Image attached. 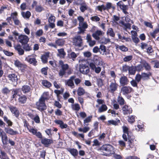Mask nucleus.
<instances>
[{"label": "nucleus", "mask_w": 159, "mask_h": 159, "mask_svg": "<svg viewBox=\"0 0 159 159\" xmlns=\"http://www.w3.org/2000/svg\"><path fill=\"white\" fill-rule=\"evenodd\" d=\"M48 93H44L39 98L38 101L36 102L37 108L40 111L46 110L47 108L45 101L48 99L47 96Z\"/></svg>", "instance_id": "1"}, {"label": "nucleus", "mask_w": 159, "mask_h": 159, "mask_svg": "<svg viewBox=\"0 0 159 159\" xmlns=\"http://www.w3.org/2000/svg\"><path fill=\"white\" fill-rule=\"evenodd\" d=\"M99 150L103 152V155L105 156H110L115 153L113 147L110 144L103 145Z\"/></svg>", "instance_id": "2"}, {"label": "nucleus", "mask_w": 159, "mask_h": 159, "mask_svg": "<svg viewBox=\"0 0 159 159\" xmlns=\"http://www.w3.org/2000/svg\"><path fill=\"white\" fill-rule=\"evenodd\" d=\"M83 39L81 36H76L73 39V44L79 47L83 45Z\"/></svg>", "instance_id": "3"}, {"label": "nucleus", "mask_w": 159, "mask_h": 159, "mask_svg": "<svg viewBox=\"0 0 159 159\" xmlns=\"http://www.w3.org/2000/svg\"><path fill=\"white\" fill-rule=\"evenodd\" d=\"M117 6L119 7L122 10V12L125 14H128L127 11L128 10L129 7L128 5H125L121 1L118 2L116 4Z\"/></svg>", "instance_id": "4"}, {"label": "nucleus", "mask_w": 159, "mask_h": 159, "mask_svg": "<svg viewBox=\"0 0 159 159\" xmlns=\"http://www.w3.org/2000/svg\"><path fill=\"white\" fill-rule=\"evenodd\" d=\"M18 41L22 45L27 43L29 40V38L25 34H21L18 37Z\"/></svg>", "instance_id": "5"}, {"label": "nucleus", "mask_w": 159, "mask_h": 159, "mask_svg": "<svg viewBox=\"0 0 159 159\" xmlns=\"http://www.w3.org/2000/svg\"><path fill=\"white\" fill-rule=\"evenodd\" d=\"M133 90V89L130 86H124L121 88V92L123 95H126L130 93Z\"/></svg>", "instance_id": "6"}, {"label": "nucleus", "mask_w": 159, "mask_h": 159, "mask_svg": "<svg viewBox=\"0 0 159 159\" xmlns=\"http://www.w3.org/2000/svg\"><path fill=\"white\" fill-rule=\"evenodd\" d=\"M88 25L87 23L85 22L83 23H79V26L78 29L79 31L78 32V34H80L84 33L85 31V30L87 28Z\"/></svg>", "instance_id": "7"}, {"label": "nucleus", "mask_w": 159, "mask_h": 159, "mask_svg": "<svg viewBox=\"0 0 159 159\" xmlns=\"http://www.w3.org/2000/svg\"><path fill=\"white\" fill-rule=\"evenodd\" d=\"M10 111L16 118H18L19 115V111L18 109L13 106L11 105L8 107Z\"/></svg>", "instance_id": "8"}, {"label": "nucleus", "mask_w": 159, "mask_h": 159, "mask_svg": "<svg viewBox=\"0 0 159 159\" xmlns=\"http://www.w3.org/2000/svg\"><path fill=\"white\" fill-rule=\"evenodd\" d=\"M80 71L84 74H87L89 72V69L88 66L84 64L80 65Z\"/></svg>", "instance_id": "9"}, {"label": "nucleus", "mask_w": 159, "mask_h": 159, "mask_svg": "<svg viewBox=\"0 0 159 159\" xmlns=\"http://www.w3.org/2000/svg\"><path fill=\"white\" fill-rule=\"evenodd\" d=\"M104 33L99 30H97L94 33H93L92 36L93 37L97 40H100V36L104 35Z\"/></svg>", "instance_id": "10"}, {"label": "nucleus", "mask_w": 159, "mask_h": 159, "mask_svg": "<svg viewBox=\"0 0 159 159\" xmlns=\"http://www.w3.org/2000/svg\"><path fill=\"white\" fill-rule=\"evenodd\" d=\"M118 85L116 83V80L114 79L111 82L110 85V90L112 93L116 91L118 88Z\"/></svg>", "instance_id": "11"}, {"label": "nucleus", "mask_w": 159, "mask_h": 159, "mask_svg": "<svg viewBox=\"0 0 159 159\" xmlns=\"http://www.w3.org/2000/svg\"><path fill=\"white\" fill-rule=\"evenodd\" d=\"M75 77L76 76L75 75L71 76L69 79L66 80V84L71 89L73 88L75 86L74 80Z\"/></svg>", "instance_id": "12"}, {"label": "nucleus", "mask_w": 159, "mask_h": 159, "mask_svg": "<svg viewBox=\"0 0 159 159\" xmlns=\"http://www.w3.org/2000/svg\"><path fill=\"white\" fill-rule=\"evenodd\" d=\"M129 82V80L127 77L123 75L120 79V83L121 86H124L127 85Z\"/></svg>", "instance_id": "13"}, {"label": "nucleus", "mask_w": 159, "mask_h": 159, "mask_svg": "<svg viewBox=\"0 0 159 159\" xmlns=\"http://www.w3.org/2000/svg\"><path fill=\"white\" fill-rule=\"evenodd\" d=\"M93 62L96 65H101L102 64V59L99 57L95 55L93 58Z\"/></svg>", "instance_id": "14"}, {"label": "nucleus", "mask_w": 159, "mask_h": 159, "mask_svg": "<svg viewBox=\"0 0 159 159\" xmlns=\"http://www.w3.org/2000/svg\"><path fill=\"white\" fill-rule=\"evenodd\" d=\"M54 122L59 125L61 129L66 128L68 127L66 123H64L61 120H54Z\"/></svg>", "instance_id": "15"}, {"label": "nucleus", "mask_w": 159, "mask_h": 159, "mask_svg": "<svg viewBox=\"0 0 159 159\" xmlns=\"http://www.w3.org/2000/svg\"><path fill=\"white\" fill-rule=\"evenodd\" d=\"M122 110L124 114L125 115L131 113L132 111V109L129 106L126 105L123 107Z\"/></svg>", "instance_id": "16"}, {"label": "nucleus", "mask_w": 159, "mask_h": 159, "mask_svg": "<svg viewBox=\"0 0 159 159\" xmlns=\"http://www.w3.org/2000/svg\"><path fill=\"white\" fill-rule=\"evenodd\" d=\"M41 142L44 145L45 147H47L49 145L53 143V141L51 139L44 138L41 139Z\"/></svg>", "instance_id": "17"}, {"label": "nucleus", "mask_w": 159, "mask_h": 159, "mask_svg": "<svg viewBox=\"0 0 159 159\" xmlns=\"http://www.w3.org/2000/svg\"><path fill=\"white\" fill-rule=\"evenodd\" d=\"M4 130L7 133L11 135H15L18 134L17 131H14L12 129L9 127H5Z\"/></svg>", "instance_id": "18"}, {"label": "nucleus", "mask_w": 159, "mask_h": 159, "mask_svg": "<svg viewBox=\"0 0 159 159\" xmlns=\"http://www.w3.org/2000/svg\"><path fill=\"white\" fill-rule=\"evenodd\" d=\"M7 77L9 80L12 82H16L18 80L17 76L15 74L13 73L9 74Z\"/></svg>", "instance_id": "19"}, {"label": "nucleus", "mask_w": 159, "mask_h": 159, "mask_svg": "<svg viewBox=\"0 0 159 159\" xmlns=\"http://www.w3.org/2000/svg\"><path fill=\"white\" fill-rule=\"evenodd\" d=\"M58 53L57 55L61 58H64L66 55V53L63 48H61L57 50Z\"/></svg>", "instance_id": "20"}, {"label": "nucleus", "mask_w": 159, "mask_h": 159, "mask_svg": "<svg viewBox=\"0 0 159 159\" xmlns=\"http://www.w3.org/2000/svg\"><path fill=\"white\" fill-rule=\"evenodd\" d=\"M67 151L74 157L77 156L78 151L77 150L74 148H69L67 149Z\"/></svg>", "instance_id": "21"}, {"label": "nucleus", "mask_w": 159, "mask_h": 159, "mask_svg": "<svg viewBox=\"0 0 159 159\" xmlns=\"http://www.w3.org/2000/svg\"><path fill=\"white\" fill-rule=\"evenodd\" d=\"M16 50L18 51V53L19 55H22L24 54V51L21 48L20 44L18 45L15 47Z\"/></svg>", "instance_id": "22"}, {"label": "nucleus", "mask_w": 159, "mask_h": 159, "mask_svg": "<svg viewBox=\"0 0 159 159\" xmlns=\"http://www.w3.org/2000/svg\"><path fill=\"white\" fill-rule=\"evenodd\" d=\"M21 90L24 93H26L30 91L31 88L28 85H25L22 87Z\"/></svg>", "instance_id": "23"}, {"label": "nucleus", "mask_w": 159, "mask_h": 159, "mask_svg": "<svg viewBox=\"0 0 159 159\" xmlns=\"http://www.w3.org/2000/svg\"><path fill=\"white\" fill-rule=\"evenodd\" d=\"M49 52H46L42 56L41 59L43 63H46L47 62L48 59L49 57Z\"/></svg>", "instance_id": "24"}, {"label": "nucleus", "mask_w": 159, "mask_h": 159, "mask_svg": "<svg viewBox=\"0 0 159 159\" xmlns=\"http://www.w3.org/2000/svg\"><path fill=\"white\" fill-rule=\"evenodd\" d=\"M59 65L61 66L62 68V70H63L65 71L68 69L69 66L67 64H64L63 61L61 60L59 61Z\"/></svg>", "instance_id": "25"}, {"label": "nucleus", "mask_w": 159, "mask_h": 159, "mask_svg": "<svg viewBox=\"0 0 159 159\" xmlns=\"http://www.w3.org/2000/svg\"><path fill=\"white\" fill-rule=\"evenodd\" d=\"M27 100V98L25 95L19 96V98H18V101L21 104L25 103Z\"/></svg>", "instance_id": "26"}, {"label": "nucleus", "mask_w": 159, "mask_h": 159, "mask_svg": "<svg viewBox=\"0 0 159 159\" xmlns=\"http://www.w3.org/2000/svg\"><path fill=\"white\" fill-rule=\"evenodd\" d=\"M14 64L15 66L18 68H21L24 67V65L22 63L18 60L14 61Z\"/></svg>", "instance_id": "27"}, {"label": "nucleus", "mask_w": 159, "mask_h": 159, "mask_svg": "<svg viewBox=\"0 0 159 159\" xmlns=\"http://www.w3.org/2000/svg\"><path fill=\"white\" fill-rule=\"evenodd\" d=\"M120 122V120L118 119H116L115 120H109L108 121V125H112L115 126L118 125V123H119Z\"/></svg>", "instance_id": "28"}, {"label": "nucleus", "mask_w": 159, "mask_h": 159, "mask_svg": "<svg viewBox=\"0 0 159 159\" xmlns=\"http://www.w3.org/2000/svg\"><path fill=\"white\" fill-rule=\"evenodd\" d=\"M65 42V41L64 39H58L55 41V43L57 46H63Z\"/></svg>", "instance_id": "29"}, {"label": "nucleus", "mask_w": 159, "mask_h": 159, "mask_svg": "<svg viewBox=\"0 0 159 159\" xmlns=\"http://www.w3.org/2000/svg\"><path fill=\"white\" fill-rule=\"evenodd\" d=\"M71 108L73 111H79L80 108V106L78 103L71 104Z\"/></svg>", "instance_id": "30"}, {"label": "nucleus", "mask_w": 159, "mask_h": 159, "mask_svg": "<svg viewBox=\"0 0 159 159\" xmlns=\"http://www.w3.org/2000/svg\"><path fill=\"white\" fill-rule=\"evenodd\" d=\"M143 67H144L145 69L148 71H149L151 70V67L150 65L146 61H144L142 62Z\"/></svg>", "instance_id": "31"}, {"label": "nucleus", "mask_w": 159, "mask_h": 159, "mask_svg": "<svg viewBox=\"0 0 159 159\" xmlns=\"http://www.w3.org/2000/svg\"><path fill=\"white\" fill-rule=\"evenodd\" d=\"M77 94L80 96L84 95L85 94V92L84 89L82 87H79L77 90Z\"/></svg>", "instance_id": "32"}, {"label": "nucleus", "mask_w": 159, "mask_h": 159, "mask_svg": "<svg viewBox=\"0 0 159 159\" xmlns=\"http://www.w3.org/2000/svg\"><path fill=\"white\" fill-rule=\"evenodd\" d=\"M2 141L3 145H7L8 141L7 137L6 134L4 133L3 135L2 138Z\"/></svg>", "instance_id": "33"}, {"label": "nucleus", "mask_w": 159, "mask_h": 159, "mask_svg": "<svg viewBox=\"0 0 159 159\" xmlns=\"http://www.w3.org/2000/svg\"><path fill=\"white\" fill-rule=\"evenodd\" d=\"M107 107L105 104H102L101 107L98 109V112L99 113H101L107 111Z\"/></svg>", "instance_id": "34"}, {"label": "nucleus", "mask_w": 159, "mask_h": 159, "mask_svg": "<svg viewBox=\"0 0 159 159\" xmlns=\"http://www.w3.org/2000/svg\"><path fill=\"white\" fill-rule=\"evenodd\" d=\"M136 68L134 66H131L129 69L128 71L129 74L130 75H134L136 72Z\"/></svg>", "instance_id": "35"}, {"label": "nucleus", "mask_w": 159, "mask_h": 159, "mask_svg": "<svg viewBox=\"0 0 159 159\" xmlns=\"http://www.w3.org/2000/svg\"><path fill=\"white\" fill-rule=\"evenodd\" d=\"M107 34L108 35L114 37L115 36V34L112 28H109L108 29Z\"/></svg>", "instance_id": "36"}, {"label": "nucleus", "mask_w": 159, "mask_h": 159, "mask_svg": "<svg viewBox=\"0 0 159 159\" xmlns=\"http://www.w3.org/2000/svg\"><path fill=\"white\" fill-rule=\"evenodd\" d=\"M22 45L23 46V48L25 51H30L32 50L31 46L28 43L23 44Z\"/></svg>", "instance_id": "37"}, {"label": "nucleus", "mask_w": 159, "mask_h": 159, "mask_svg": "<svg viewBox=\"0 0 159 159\" xmlns=\"http://www.w3.org/2000/svg\"><path fill=\"white\" fill-rule=\"evenodd\" d=\"M28 62L31 64L35 66L37 65V61L34 58H30L27 60Z\"/></svg>", "instance_id": "38"}, {"label": "nucleus", "mask_w": 159, "mask_h": 159, "mask_svg": "<svg viewBox=\"0 0 159 159\" xmlns=\"http://www.w3.org/2000/svg\"><path fill=\"white\" fill-rule=\"evenodd\" d=\"M35 11L38 12H40L44 10L43 7L41 5H36L35 8Z\"/></svg>", "instance_id": "39"}, {"label": "nucleus", "mask_w": 159, "mask_h": 159, "mask_svg": "<svg viewBox=\"0 0 159 159\" xmlns=\"http://www.w3.org/2000/svg\"><path fill=\"white\" fill-rule=\"evenodd\" d=\"M90 129L89 127H85L83 128H78V130L79 132H83V133H86L88 132Z\"/></svg>", "instance_id": "40"}, {"label": "nucleus", "mask_w": 159, "mask_h": 159, "mask_svg": "<svg viewBox=\"0 0 159 159\" xmlns=\"http://www.w3.org/2000/svg\"><path fill=\"white\" fill-rule=\"evenodd\" d=\"M42 83L44 86L47 88H49L52 86V84L51 83L46 80H43Z\"/></svg>", "instance_id": "41"}, {"label": "nucleus", "mask_w": 159, "mask_h": 159, "mask_svg": "<svg viewBox=\"0 0 159 159\" xmlns=\"http://www.w3.org/2000/svg\"><path fill=\"white\" fill-rule=\"evenodd\" d=\"M151 75V73L149 72L148 73H143L142 74L141 76L142 79L143 80L147 79Z\"/></svg>", "instance_id": "42"}, {"label": "nucleus", "mask_w": 159, "mask_h": 159, "mask_svg": "<svg viewBox=\"0 0 159 159\" xmlns=\"http://www.w3.org/2000/svg\"><path fill=\"white\" fill-rule=\"evenodd\" d=\"M110 39L109 38H106L105 37H102L100 40V43L106 44L110 42Z\"/></svg>", "instance_id": "43"}, {"label": "nucleus", "mask_w": 159, "mask_h": 159, "mask_svg": "<svg viewBox=\"0 0 159 159\" xmlns=\"http://www.w3.org/2000/svg\"><path fill=\"white\" fill-rule=\"evenodd\" d=\"M21 15L24 17L28 18L31 16V13L29 11H27L25 13L22 12L21 13Z\"/></svg>", "instance_id": "44"}, {"label": "nucleus", "mask_w": 159, "mask_h": 159, "mask_svg": "<svg viewBox=\"0 0 159 159\" xmlns=\"http://www.w3.org/2000/svg\"><path fill=\"white\" fill-rule=\"evenodd\" d=\"M135 116H131L128 117V120L129 122L131 124L133 123L135 121Z\"/></svg>", "instance_id": "45"}, {"label": "nucleus", "mask_w": 159, "mask_h": 159, "mask_svg": "<svg viewBox=\"0 0 159 159\" xmlns=\"http://www.w3.org/2000/svg\"><path fill=\"white\" fill-rule=\"evenodd\" d=\"M88 7L87 5L86 4L85 2L82 5H81L80 7V9L81 11L84 12L86 10L88 9Z\"/></svg>", "instance_id": "46"}, {"label": "nucleus", "mask_w": 159, "mask_h": 159, "mask_svg": "<svg viewBox=\"0 0 159 159\" xmlns=\"http://www.w3.org/2000/svg\"><path fill=\"white\" fill-rule=\"evenodd\" d=\"M159 32V28H158L155 29L154 31L150 33V34L151 36L153 38H155L156 37V34Z\"/></svg>", "instance_id": "47"}, {"label": "nucleus", "mask_w": 159, "mask_h": 159, "mask_svg": "<svg viewBox=\"0 0 159 159\" xmlns=\"http://www.w3.org/2000/svg\"><path fill=\"white\" fill-rule=\"evenodd\" d=\"M117 101L121 105H123L124 104V100L121 96H119L118 98Z\"/></svg>", "instance_id": "48"}, {"label": "nucleus", "mask_w": 159, "mask_h": 159, "mask_svg": "<svg viewBox=\"0 0 159 159\" xmlns=\"http://www.w3.org/2000/svg\"><path fill=\"white\" fill-rule=\"evenodd\" d=\"M92 116H89L87 117L84 120V123L85 125H88V124H86V123H89L91 120Z\"/></svg>", "instance_id": "49"}, {"label": "nucleus", "mask_w": 159, "mask_h": 159, "mask_svg": "<svg viewBox=\"0 0 159 159\" xmlns=\"http://www.w3.org/2000/svg\"><path fill=\"white\" fill-rule=\"evenodd\" d=\"M130 66L125 65L122 66V71L124 72H127L129 71Z\"/></svg>", "instance_id": "50"}, {"label": "nucleus", "mask_w": 159, "mask_h": 159, "mask_svg": "<svg viewBox=\"0 0 159 159\" xmlns=\"http://www.w3.org/2000/svg\"><path fill=\"white\" fill-rule=\"evenodd\" d=\"M85 3V2L83 0H75L74 2V4L77 5H82Z\"/></svg>", "instance_id": "51"}, {"label": "nucleus", "mask_w": 159, "mask_h": 159, "mask_svg": "<svg viewBox=\"0 0 159 159\" xmlns=\"http://www.w3.org/2000/svg\"><path fill=\"white\" fill-rule=\"evenodd\" d=\"M19 91V90L17 89L13 90L12 92V98H13L16 97V95H18L19 96H20V95L18 94Z\"/></svg>", "instance_id": "52"}, {"label": "nucleus", "mask_w": 159, "mask_h": 159, "mask_svg": "<svg viewBox=\"0 0 159 159\" xmlns=\"http://www.w3.org/2000/svg\"><path fill=\"white\" fill-rule=\"evenodd\" d=\"M99 50L100 51V53H103V54L106 52V47L103 45H100V48H99Z\"/></svg>", "instance_id": "53"}, {"label": "nucleus", "mask_w": 159, "mask_h": 159, "mask_svg": "<svg viewBox=\"0 0 159 159\" xmlns=\"http://www.w3.org/2000/svg\"><path fill=\"white\" fill-rule=\"evenodd\" d=\"M96 8L98 11H102V10L104 11L106 10L105 6L103 5H102L101 6H98Z\"/></svg>", "instance_id": "54"}, {"label": "nucleus", "mask_w": 159, "mask_h": 159, "mask_svg": "<svg viewBox=\"0 0 159 159\" xmlns=\"http://www.w3.org/2000/svg\"><path fill=\"white\" fill-rule=\"evenodd\" d=\"M142 79L141 75L139 74H137L135 76V80H136L137 82L139 83V82L141 79Z\"/></svg>", "instance_id": "55"}, {"label": "nucleus", "mask_w": 159, "mask_h": 159, "mask_svg": "<svg viewBox=\"0 0 159 159\" xmlns=\"http://www.w3.org/2000/svg\"><path fill=\"white\" fill-rule=\"evenodd\" d=\"M43 31L42 30L40 29L38 30L35 33V35L37 37H39L42 35Z\"/></svg>", "instance_id": "56"}, {"label": "nucleus", "mask_w": 159, "mask_h": 159, "mask_svg": "<svg viewBox=\"0 0 159 159\" xmlns=\"http://www.w3.org/2000/svg\"><path fill=\"white\" fill-rule=\"evenodd\" d=\"M130 83L132 86L133 87L138 88L137 85L138 82H137L136 80H133L130 81Z\"/></svg>", "instance_id": "57"}, {"label": "nucleus", "mask_w": 159, "mask_h": 159, "mask_svg": "<svg viewBox=\"0 0 159 159\" xmlns=\"http://www.w3.org/2000/svg\"><path fill=\"white\" fill-rule=\"evenodd\" d=\"M96 101L98 103L97 105H96V107H99V105L103 104V103H104V100L101 99H98Z\"/></svg>", "instance_id": "58"}, {"label": "nucleus", "mask_w": 159, "mask_h": 159, "mask_svg": "<svg viewBox=\"0 0 159 159\" xmlns=\"http://www.w3.org/2000/svg\"><path fill=\"white\" fill-rule=\"evenodd\" d=\"M132 38L133 42L135 43H138L139 41V39L137 37L134 36H132Z\"/></svg>", "instance_id": "59"}, {"label": "nucleus", "mask_w": 159, "mask_h": 159, "mask_svg": "<svg viewBox=\"0 0 159 159\" xmlns=\"http://www.w3.org/2000/svg\"><path fill=\"white\" fill-rule=\"evenodd\" d=\"M55 20V17L52 16L51 14V16L49 17L48 21L49 22H54Z\"/></svg>", "instance_id": "60"}, {"label": "nucleus", "mask_w": 159, "mask_h": 159, "mask_svg": "<svg viewBox=\"0 0 159 159\" xmlns=\"http://www.w3.org/2000/svg\"><path fill=\"white\" fill-rule=\"evenodd\" d=\"M132 57V56L131 55L127 56L124 58L123 60L125 62L129 61L131 60Z\"/></svg>", "instance_id": "61"}, {"label": "nucleus", "mask_w": 159, "mask_h": 159, "mask_svg": "<svg viewBox=\"0 0 159 159\" xmlns=\"http://www.w3.org/2000/svg\"><path fill=\"white\" fill-rule=\"evenodd\" d=\"M144 24L145 26L147 27H149L150 28H153V25H152V23L150 22H148L146 21H144Z\"/></svg>", "instance_id": "62"}, {"label": "nucleus", "mask_w": 159, "mask_h": 159, "mask_svg": "<svg viewBox=\"0 0 159 159\" xmlns=\"http://www.w3.org/2000/svg\"><path fill=\"white\" fill-rule=\"evenodd\" d=\"M91 20L93 21L98 22L100 20V18L97 16H92L91 17Z\"/></svg>", "instance_id": "63"}, {"label": "nucleus", "mask_w": 159, "mask_h": 159, "mask_svg": "<svg viewBox=\"0 0 159 159\" xmlns=\"http://www.w3.org/2000/svg\"><path fill=\"white\" fill-rule=\"evenodd\" d=\"M69 56L70 58H72L73 60L74 61L76 57L77 56L74 52H72L70 54Z\"/></svg>", "instance_id": "64"}]
</instances>
